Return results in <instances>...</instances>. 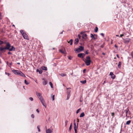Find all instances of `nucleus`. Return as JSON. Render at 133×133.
<instances>
[{"mask_svg": "<svg viewBox=\"0 0 133 133\" xmlns=\"http://www.w3.org/2000/svg\"><path fill=\"white\" fill-rule=\"evenodd\" d=\"M86 64L87 66H89L90 65L91 61L90 58L89 56H87L86 57V59L85 61H84Z\"/></svg>", "mask_w": 133, "mask_h": 133, "instance_id": "1", "label": "nucleus"}, {"mask_svg": "<svg viewBox=\"0 0 133 133\" xmlns=\"http://www.w3.org/2000/svg\"><path fill=\"white\" fill-rule=\"evenodd\" d=\"M84 49V47L81 46H80L79 48L78 49L76 48L74 49V50L76 53H78L81 52Z\"/></svg>", "mask_w": 133, "mask_h": 133, "instance_id": "2", "label": "nucleus"}, {"mask_svg": "<svg viewBox=\"0 0 133 133\" xmlns=\"http://www.w3.org/2000/svg\"><path fill=\"white\" fill-rule=\"evenodd\" d=\"M80 34L82 35V37L83 39H86L87 38V35L84 33V32H81Z\"/></svg>", "mask_w": 133, "mask_h": 133, "instance_id": "3", "label": "nucleus"}, {"mask_svg": "<svg viewBox=\"0 0 133 133\" xmlns=\"http://www.w3.org/2000/svg\"><path fill=\"white\" fill-rule=\"evenodd\" d=\"M124 42L126 44H128L130 41V38H127L125 39H123Z\"/></svg>", "mask_w": 133, "mask_h": 133, "instance_id": "4", "label": "nucleus"}, {"mask_svg": "<svg viewBox=\"0 0 133 133\" xmlns=\"http://www.w3.org/2000/svg\"><path fill=\"white\" fill-rule=\"evenodd\" d=\"M11 47V45L9 43H6V46L5 48L6 50H9L10 49V48Z\"/></svg>", "mask_w": 133, "mask_h": 133, "instance_id": "5", "label": "nucleus"}, {"mask_svg": "<svg viewBox=\"0 0 133 133\" xmlns=\"http://www.w3.org/2000/svg\"><path fill=\"white\" fill-rule=\"evenodd\" d=\"M53 129H46V133H51L53 132Z\"/></svg>", "mask_w": 133, "mask_h": 133, "instance_id": "6", "label": "nucleus"}, {"mask_svg": "<svg viewBox=\"0 0 133 133\" xmlns=\"http://www.w3.org/2000/svg\"><path fill=\"white\" fill-rule=\"evenodd\" d=\"M41 103L44 106L45 108H46V106L44 104V99L43 98V97L42 98H40L39 99Z\"/></svg>", "mask_w": 133, "mask_h": 133, "instance_id": "7", "label": "nucleus"}, {"mask_svg": "<svg viewBox=\"0 0 133 133\" xmlns=\"http://www.w3.org/2000/svg\"><path fill=\"white\" fill-rule=\"evenodd\" d=\"M5 47H3V46L0 47V51L2 52H5Z\"/></svg>", "mask_w": 133, "mask_h": 133, "instance_id": "8", "label": "nucleus"}, {"mask_svg": "<svg viewBox=\"0 0 133 133\" xmlns=\"http://www.w3.org/2000/svg\"><path fill=\"white\" fill-rule=\"evenodd\" d=\"M85 55V54L84 53H81L78 54V56L80 58H83Z\"/></svg>", "mask_w": 133, "mask_h": 133, "instance_id": "9", "label": "nucleus"}, {"mask_svg": "<svg viewBox=\"0 0 133 133\" xmlns=\"http://www.w3.org/2000/svg\"><path fill=\"white\" fill-rule=\"evenodd\" d=\"M36 93L37 96L38 97L39 99L40 98L43 97L42 96H41V94L38 92L37 91L36 92Z\"/></svg>", "mask_w": 133, "mask_h": 133, "instance_id": "10", "label": "nucleus"}, {"mask_svg": "<svg viewBox=\"0 0 133 133\" xmlns=\"http://www.w3.org/2000/svg\"><path fill=\"white\" fill-rule=\"evenodd\" d=\"M95 36H96V37L97 36L96 35H93L92 34H91L90 37L92 38V39L95 40L97 38L95 37Z\"/></svg>", "mask_w": 133, "mask_h": 133, "instance_id": "11", "label": "nucleus"}, {"mask_svg": "<svg viewBox=\"0 0 133 133\" xmlns=\"http://www.w3.org/2000/svg\"><path fill=\"white\" fill-rule=\"evenodd\" d=\"M23 36L24 39H29L28 36L25 33H23Z\"/></svg>", "mask_w": 133, "mask_h": 133, "instance_id": "12", "label": "nucleus"}, {"mask_svg": "<svg viewBox=\"0 0 133 133\" xmlns=\"http://www.w3.org/2000/svg\"><path fill=\"white\" fill-rule=\"evenodd\" d=\"M12 72L14 73L17 75H18L19 71L17 70H12Z\"/></svg>", "mask_w": 133, "mask_h": 133, "instance_id": "13", "label": "nucleus"}, {"mask_svg": "<svg viewBox=\"0 0 133 133\" xmlns=\"http://www.w3.org/2000/svg\"><path fill=\"white\" fill-rule=\"evenodd\" d=\"M18 75L21 76L23 77H25V76L24 74L22 72L20 71H19V73Z\"/></svg>", "mask_w": 133, "mask_h": 133, "instance_id": "14", "label": "nucleus"}, {"mask_svg": "<svg viewBox=\"0 0 133 133\" xmlns=\"http://www.w3.org/2000/svg\"><path fill=\"white\" fill-rule=\"evenodd\" d=\"M110 75H111V77L113 79H114L115 78V76L113 74V73L112 72H110Z\"/></svg>", "mask_w": 133, "mask_h": 133, "instance_id": "15", "label": "nucleus"}, {"mask_svg": "<svg viewBox=\"0 0 133 133\" xmlns=\"http://www.w3.org/2000/svg\"><path fill=\"white\" fill-rule=\"evenodd\" d=\"M75 120H74V128L75 130V131H77V129H76V123L75 122Z\"/></svg>", "mask_w": 133, "mask_h": 133, "instance_id": "16", "label": "nucleus"}, {"mask_svg": "<svg viewBox=\"0 0 133 133\" xmlns=\"http://www.w3.org/2000/svg\"><path fill=\"white\" fill-rule=\"evenodd\" d=\"M43 81L42 83L44 85H46L47 84V82L46 80L44 78L43 79Z\"/></svg>", "mask_w": 133, "mask_h": 133, "instance_id": "17", "label": "nucleus"}, {"mask_svg": "<svg viewBox=\"0 0 133 133\" xmlns=\"http://www.w3.org/2000/svg\"><path fill=\"white\" fill-rule=\"evenodd\" d=\"M59 51L62 54H64L65 52V51L64 49H60Z\"/></svg>", "mask_w": 133, "mask_h": 133, "instance_id": "18", "label": "nucleus"}, {"mask_svg": "<svg viewBox=\"0 0 133 133\" xmlns=\"http://www.w3.org/2000/svg\"><path fill=\"white\" fill-rule=\"evenodd\" d=\"M79 39L78 38H77L75 39V42L74 43V44L75 45H77L78 43L79 42Z\"/></svg>", "mask_w": 133, "mask_h": 133, "instance_id": "19", "label": "nucleus"}, {"mask_svg": "<svg viewBox=\"0 0 133 133\" xmlns=\"http://www.w3.org/2000/svg\"><path fill=\"white\" fill-rule=\"evenodd\" d=\"M15 50V48L13 46H12L11 48L9 49V51H14Z\"/></svg>", "mask_w": 133, "mask_h": 133, "instance_id": "20", "label": "nucleus"}, {"mask_svg": "<svg viewBox=\"0 0 133 133\" xmlns=\"http://www.w3.org/2000/svg\"><path fill=\"white\" fill-rule=\"evenodd\" d=\"M41 68L43 70H44L46 71L47 70V68L45 66H42L41 67Z\"/></svg>", "mask_w": 133, "mask_h": 133, "instance_id": "21", "label": "nucleus"}, {"mask_svg": "<svg viewBox=\"0 0 133 133\" xmlns=\"http://www.w3.org/2000/svg\"><path fill=\"white\" fill-rule=\"evenodd\" d=\"M37 72H38L39 74H41L42 73L43 71L42 70H39V69H37Z\"/></svg>", "mask_w": 133, "mask_h": 133, "instance_id": "22", "label": "nucleus"}, {"mask_svg": "<svg viewBox=\"0 0 133 133\" xmlns=\"http://www.w3.org/2000/svg\"><path fill=\"white\" fill-rule=\"evenodd\" d=\"M71 92V91L69 90H68L67 91V95H70V93Z\"/></svg>", "mask_w": 133, "mask_h": 133, "instance_id": "23", "label": "nucleus"}, {"mask_svg": "<svg viewBox=\"0 0 133 133\" xmlns=\"http://www.w3.org/2000/svg\"><path fill=\"white\" fill-rule=\"evenodd\" d=\"M129 111V109H127L126 110H125L124 111V112L126 113V116H127V113L128 111Z\"/></svg>", "mask_w": 133, "mask_h": 133, "instance_id": "24", "label": "nucleus"}, {"mask_svg": "<svg viewBox=\"0 0 133 133\" xmlns=\"http://www.w3.org/2000/svg\"><path fill=\"white\" fill-rule=\"evenodd\" d=\"M84 115V112L82 113L80 115L79 117H83Z\"/></svg>", "mask_w": 133, "mask_h": 133, "instance_id": "25", "label": "nucleus"}, {"mask_svg": "<svg viewBox=\"0 0 133 133\" xmlns=\"http://www.w3.org/2000/svg\"><path fill=\"white\" fill-rule=\"evenodd\" d=\"M80 82L82 84H85L86 82V81L85 80L84 81H80Z\"/></svg>", "mask_w": 133, "mask_h": 133, "instance_id": "26", "label": "nucleus"}, {"mask_svg": "<svg viewBox=\"0 0 133 133\" xmlns=\"http://www.w3.org/2000/svg\"><path fill=\"white\" fill-rule=\"evenodd\" d=\"M98 28L97 27H96L95 28V32H97L98 31Z\"/></svg>", "mask_w": 133, "mask_h": 133, "instance_id": "27", "label": "nucleus"}, {"mask_svg": "<svg viewBox=\"0 0 133 133\" xmlns=\"http://www.w3.org/2000/svg\"><path fill=\"white\" fill-rule=\"evenodd\" d=\"M40 126L39 125H38L37 127V128L38 129V131L39 132L40 131Z\"/></svg>", "mask_w": 133, "mask_h": 133, "instance_id": "28", "label": "nucleus"}, {"mask_svg": "<svg viewBox=\"0 0 133 133\" xmlns=\"http://www.w3.org/2000/svg\"><path fill=\"white\" fill-rule=\"evenodd\" d=\"M131 122V121L130 120L126 122V124L127 125H129Z\"/></svg>", "mask_w": 133, "mask_h": 133, "instance_id": "29", "label": "nucleus"}, {"mask_svg": "<svg viewBox=\"0 0 133 133\" xmlns=\"http://www.w3.org/2000/svg\"><path fill=\"white\" fill-rule=\"evenodd\" d=\"M121 62H119L118 64V66L119 67V68H120L121 67Z\"/></svg>", "mask_w": 133, "mask_h": 133, "instance_id": "30", "label": "nucleus"}, {"mask_svg": "<svg viewBox=\"0 0 133 133\" xmlns=\"http://www.w3.org/2000/svg\"><path fill=\"white\" fill-rule=\"evenodd\" d=\"M49 84L50 85L51 87L52 88H53V84H52V83L51 82H49Z\"/></svg>", "mask_w": 133, "mask_h": 133, "instance_id": "31", "label": "nucleus"}, {"mask_svg": "<svg viewBox=\"0 0 133 133\" xmlns=\"http://www.w3.org/2000/svg\"><path fill=\"white\" fill-rule=\"evenodd\" d=\"M20 32L22 34V35H23V33H25L24 32V31L22 30H21L20 31Z\"/></svg>", "mask_w": 133, "mask_h": 133, "instance_id": "32", "label": "nucleus"}, {"mask_svg": "<svg viewBox=\"0 0 133 133\" xmlns=\"http://www.w3.org/2000/svg\"><path fill=\"white\" fill-rule=\"evenodd\" d=\"M70 45H72V42H73V40L72 39H70Z\"/></svg>", "mask_w": 133, "mask_h": 133, "instance_id": "33", "label": "nucleus"}, {"mask_svg": "<svg viewBox=\"0 0 133 133\" xmlns=\"http://www.w3.org/2000/svg\"><path fill=\"white\" fill-rule=\"evenodd\" d=\"M24 83L26 84H28L29 83L26 80H24Z\"/></svg>", "mask_w": 133, "mask_h": 133, "instance_id": "34", "label": "nucleus"}, {"mask_svg": "<svg viewBox=\"0 0 133 133\" xmlns=\"http://www.w3.org/2000/svg\"><path fill=\"white\" fill-rule=\"evenodd\" d=\"M54 97H55V95H53L52 96V97H51L52 98V100L53 101H54V99H55Z\"/></svg>", "mask_w": 133, "mask_h": 133, "instance_id": "35", "label": "nucleus"}, {"mask_svg": "<svg viewBox=\"0 0 133 133\" xmlns=\"http://www.w3.org/2000/svg\"><path fill=\"white\" fill-rule=\"evenodd\" d=\"M60 75L62 76V77H63V76H65L66 75L64 74H61Z\"/></svg>", "mask_w": 133, "mask_h": 133, "instance_id": "36", "label": "nucleus"}, {"mask_svg": "<svg viewBox=\"0 0 133 133\" xmlns=\"http://www.w3.org/2000/svg\"><path fill=\"white\" fill-rule=\"evenodd\" d=\"M81 110V108H79V109H78L77 111L76 112V113L77 114L78 113L79 111Z\"/></svg>", "mask_w": 133, "mask_h": 133, "instance_id": "37", "label": "nucleus"}, {"mask_svg": "<svg viewBox=\"0 0 133 133\" xmlns=\"http://www.w3.org/2000/svg\"><path fill=\"white\" fill-rule=\"evenodd\" d=\"M68 121L67 120L66 121H65V126H66L67 125V124L68 123Z\"/></svg>", "mask_w": 133, "mask_h": 133, "instance_id": "38", "label": "nucleus"}, {"mask_svg": "<svg viewBox=\"0 0 133 133\" xmlns=\"http://www.w3.org/2000/svg\"><path fill=\"white\" fill-rule=\"evenodd\" d=\"M71 129H72V125H71V124L70 127H69V130H71Z\"/></svg>", "mask_w": 133, "mask_h": 133, "instance_id": "39", "label": "nucleus"}, {"mask_svg": "<svg viewBox=\"0 0 133 133\" xmlns=\"http://www.w3.org/2000/svg\"><path fill=\"white\" fill-rule=\"evenodd\" d=\"M29 99L31 101H32L33 100V98L31 97H30L29 98Z\"/></svg>", "mask_w": 133, "mask_h": 133, "instance_id": "40", "label": "nucleus"}, {"mask_svg": "<svg viewBox=\"0 0 133 133\" xmlns=\"http://www.w3.org/2000/svg\"><path fill=\"white\" fill-rule=\"evenodd\" d=\"M70 95H67V98L66 99L67 100H68V99H69V97H70Z\"/></svg>", "mask_w": 133, "mask_h": 133, "instance_id": "41", "label": "nucleus"}, {"mask_svg": "<svg viewBox=\"0 0 133 133\" xmlns=\"http://www.w3.org/2000/svg\"><path fill=\"white\" fill-rule=\"evenodd\" d=\"M31 117L32 118H34V115L33 114H32L31 115Z\"/></svg>", "mask_w": 133, "mask_h": 133, "instance_id": "42", "label": "nucleus"}, {"mask_svg": "<svg viewBox=\"0 0 133 133\" xmlns=\"http://www.w3.org/2000/svg\"><path fill=\"white\" fill-rule=\"evenodd\" d=\"M3 42L1 41H0V44H3Z\"/></svg>", "mask_w": 133, "mask_h": 133, "instance_id": "43", "label": "nucleus"}, {"mask_svg": "<svg viewBox=\"0 0 133 133\" xmlns=\"http://www.w3.org/2000/svg\"><path fill=\"white\" fill-rule=\"evenodd\" d=\"M78 38L80 39L81 38V36L79 34H78Z\"/></svg>", "mask_w": 133, "mask_h": 133, "instance_id": "44", "label": "nucleus"}, {"mask_svg": "<svg viewBox=\"0 0 133 133\" xmlns=\"http://www.w3.org/2000/svg\"><path fill=\"white\" fill-rule=\"evenodd\" d=\"M101 35L103 37H104V34L103 33H101Z\"/></svg>", "mask_w": 133, "mask_h": 133, "instance_id": "45", "label": "nucleus"}, {"mask_svg": "<svg viewBox=\"0 0 133 133\" xmlns=\"http://www.w3.org/2000/svg\"><path fill=\"white\" fill-rule=\"evenodd\" d=\"M111 115L113 117H114V112H112L111 113Z\"/></svg>", "mask_w": 133, "mask_h": 133, "instance_id": "46", "label": "nucleus"}, {"mask_svg": "<svg viewBox=\"0 0 133 133\" xmlns=\"http://www.w3.org/2000/svg\"><path fill=\"white\" fill-rule=\"evenodd\" d=\"M124 36L123 34H121V35H120V37H121L122 36Z\"/></svg>", "mask_w": 133, "mask_h": 133, "instance_id": "47", "label": "nucleus"}, {"mask_svg": "<svg viewBox=\"0 0 133 133\" xmlns=\"http://www.w3.org/2000/svg\"><path fill=\"white\" fill-rule=\"evenodd\" d=\"M8 54H9V55H11V54H12V53L10 52V51L9 52H8Z\"/></svg>", "mask_w": 133, "mask_h": 133, "instance_id": "48", "label": "nucleus"}, {"mask_svg": "<svg viewBox=\"0 0 133 133\" xmlns=\"http://www.w3.org/2000/svg\"><path fill=\"white\" fill-rule=\"evenodd\" d=\"M89 53L88 52V51H86L85 52V54H88Z\"/></svg>", "mask_w": 133, "mask_h": 133, "instance_id": "49", "label": "nucleus"}, {"mask_svg": "<svg viewBox=\"0 0 133 133\" xmlns=\"http://www.w3.org/2000/svg\"><path fill=\"white\" fill-rule=\"evenodd\" d=\"M36 111L38 113H39V111L38 109H37Z\"/></svg>", "mask_w": 133, "mask_h": 133, "instance_id": "50", "label": "nucleus"}, {"mask_svg": "<svg viewBox=\"0 0 133 133\" xmlns=\"http://www.w3.org/2000/svg\"><path fill=\"white\" fill-rule=\"evenodd\" d=\"M85 71H86V69H84L83 70V73H84L85 72Z\"/></svg>", "mask_w": 133, "mask_h": 133, "instance_id": "51", "label": "nucleus"}, {"mask_svg": "<svg viewBox=\"0 0 133 133\" xmlns=\"http://www.w3.org/2000/svg\"><path fill=\"white\" fill-rule=\"evenodd\" d=\"M117 57L118 58H119V55H118V54H117Z\"/></svg>", "mask_w": 133, "mask_h": 133, "instance_id": "52", "label": "nucleus"}, {"mask_svg": "<svg viewBox=\"0 0 133 133\" xmlns=\"http://www.w3.org/2000/svg\"><path fill=\"white\" fill-rule=\"evenodd\" d=\"M102 54L103 55H105V54L104 52H103Z\"/></svg>", "mask_w": 133, "mask_h": 133, "instance_id": "53", "label": "nucleus"}, {"mask_svg": "<svg viewBox=\"0 0 133 133\" xmlns=\"http://www.w3.org/2000/svg\"><path fill=\"white\" fill-rule=\"evenodd\" d=\"M77 122H78L79 121V119H77Z\"/></svg>", "mask_w": 133, "mask_h": 133, "instance_id": "54", "label": "nucleus"}, {"mask_svg": "<svg viewBox=\"0 0 133 133\" xmlns=\"http://www.w3.org/2000/svg\"><path fill=\"white\" fill-rule=\"evenodd\" d=\"M115 46L116 47V48H117V45H115Z\"/></svg>", "mask_w": 133, "mask_h": 133, "instance_id": "55", "label": "nucleus"}, {"mask_svg": "<svg viewBox=\"0 0 133 133\" xmlns=\"http://www.w3.org/2000/svg\"><path fill=\"white\" fill-rule=\"evenodd\" d=\"M105 81H104V83H103V84H104L105 83Z\"/></svg>", "mask_w": 133, "mask_h": 133, "instance_id": "56", "label": "nucleus"}, {"mask_svg": "<svg viewBox=\"0 0 133 133\" xmlns=\"http://www.w3.org/2000/svg\"><path fill=\"white\" fill-rule=\"evenodd\" d=\"M45 130H46V129H47V127H46V126H45Z\"/></svg>", "mask_w": 133, "mask_h": 133, "instance_id": "57", "label": "nucleus"}, {"mask_svg": "<svg viewBox=\"0 0 133 133\" xmlns=\"http://www.w3.org/2000/svg\"><path fill=\"white\" fill-rule=\"evenodd\" d=\"M0 16H1V13L0 12Z\"/></svg>", "mask_w": 133, "mask_h": 133, "instance_id": "58", "label": "nucleus"}, {"mask_svg": "<svg viewBox=\"0 0 133 133\" xmlns=\"http://www.w3.org/2000/svg\"><path fill=\"white\" fill-rule=\"evenodd\" d=\"M71 57H69V59H71V58H70Z\"/></svg>", "mask_w": 133, "mask_h": 133, "instance_id": "59", "label": "nucleus"}, {"mask_svg": "<svg viewBox=\"0 0 133 133\" xmlns=\"http://www.w3.org/2000/svg\"><path fill=\"white\" fill-rule=\"evenodd\" d=\"M116 36L117 37H119V36L118 35H116Z\"/></svg>", "mask_w": 133, "mask_h": 133, "instance_id": "60", "label": "nucleus"}, {"mask_svg": "<svg viewBox=\"0 0 133 133\" xmlns=\"http://www.w3.org/2000/svg\"><path fill=\"white\" fill-rule=\"evenodd\" d=\"M101 47L102 48H103V45H101Z\"/></svg>", "mask_w": 133, "mask_h": 133, "instance_id": "61", "label": "nucleus"}, {"mask_svg": "<svg viewBox=\"0 0 133 133\" xmlns=\"http://www.w3.org/2000/svg\"><path fill=\"white\" fill-rule=\"evenodd\" d=\"M64 31H63L61 33V34H62L63 32Z\"/></svg>", "mask_w": 133, "mask_h": 133, "instance_id": "62", "label": "nucleus"}, {"mask_svg": "<svg viewBox=\"0 0 133 133\" xmlns=\"http://www.w3.org/2000/svg\"><path fill=\"white\" fill-rule=\"evenodd\" d=\"M70 42V41H68V43H69Z\"/></svg>", "mask_w": 133, "mask_h": 133, "instance_id": "63", "label": "nucleus"}, {"mask_svg": "<svg viewBox=\"0 0 133 133\" xmlns=\"http://www.w3.org/2000/svg\"><path fill=\"white\" fill-rule=\"evenodd\" d=\"M1 16H0V20L1 19Z\"/></svg>", "mask_w": 133, "mask_h": 133, "instance_id": "64", "label": "nucleus"}]
</instances>
